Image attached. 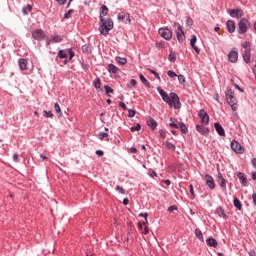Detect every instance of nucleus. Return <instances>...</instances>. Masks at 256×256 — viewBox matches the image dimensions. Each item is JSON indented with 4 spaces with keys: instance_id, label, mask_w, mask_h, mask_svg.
<instances>
[{
    "instance_id": "obj_63",
    "label": "nucleus",
    "mask_w": 256,
    "mask_h": 256,
    "mask_svg": "<svg viewBox=\"0 0 256 256\" xmlns=\"http://www.w3.org/2000/svg\"><path fill=\"white\" fill-rule=\"evenodd\" d=\"M252 201H253L254 205H256V193H254L252 195Z\"/></svg>"
},
{
    "instance_id": "obj_53",
    "label": "nucleus",
    "mask_w": 256,
    "mask_h": 256,
    "mask_svg": "<svg viewBox=\"0 0 256 256\" xmlns=\"http://www.w3.org/2000/svg\"><path fill=\"white\" fill-rule=\"evenodd\" d=\"M95 154L98 155V157H103L105 152H103V150H96Z\"/></svg>"
},
{
    "instance_id": "obj_34",
    "label": "nucleus",
    "mask_w": 256,
    "mask_h": 256,
    "mask_svg": "<svg viewBox=\"0 0 256 256\" xmlns=\"http://www.w3.org/2000/svg\"><path fill=\"white\" fill-rule=\"evenodd\" d=\"M98 137L101 141L105 139V141H109V134L107 132H99Z\"/></svg>"
},
{
    "instance_id": "obj_25",
    "label": "nucleus",
    "mask_w": 256,
    "mask_h": 256,
    "mask_svg": "<svg viewBox=\"0 0 256 256\" xmlns=\"http://www.w3.org/2000/svg\"><path fill=\"white\" fill-rule=\"evenodd\" d=\"M206 243L208 245V247H217V240L213 237H209L208 239H206Z\"/></svg>"
},
{
    "instance_id": "obj_22",
    "label": "nucleus",
    "mask_w": 256,
    "mask_h": 256,
    "mask_svg": "<svg viewBox=\"0 0 256 256\" xmlns=\"http://www.w3.org/2000/svg\"><path fill=\"white\" fill-rule=\"evenodd\" d=\"M217 171H218V179H219V181H221L220 182V187L222 189H226L227 188V180L223 178V174H221L219 169Z\"/></svg>"
},
{
    "instance_id": "obj_58",
    "label": "nucleus",
    "mask_w": 256,
    "mask_h": 256,
    "mask_svg": "<svg viewBox=\"0 0 256 256\" xmlns=\"http://www.w3.org/2000/svg\"><path fill=\"white\" fill-rule=\"evenodd\" d=\"M159 135H160L161 139H165V137H166L165 131H163V130H159Z\"/></svg>"
},
{
    "instance_id": "obj_3",
    "label": "nucleus",
    "mask_w": 256,
    "mask_h": 256,
    "mask_svg": "<svg viewBox=\"0 0 256 256\" xmlns=\"http://www.w3.org/2000/svg\"><path fill=\"white\" fill-rule=\"evenodd\" d=\"M249 27H251V22L247 18H242L238 22V34L245 35L247 33Z\"/></svg>"
},
{
    "instance_id": "obj_57",
    "label": "nucleus",
    "mask_w": 256,
    "mask_h": 256,
    "mask_svg": "<svg viewBox=\"0 0 256 256\" xmlns=\"http://www.w3.org/2000/svg\"><path fill=\"white\" fill-rule=\"evenodd\" d=\"M168 211L171 213L173 211H177V206L173 205L168 208Z\"/></svg>"
},
{
    "instance_id": "obj_52",
    "label": "nucleus",
    "mask_w": 256,
    "mask_h": 256,
    "mask_svg": "<svg viewBox=\"0 0 256 256\" xmlns=\"http://www.w3.org/2000/svg\"><path fill=\"white\" fill-rule=\"evenodd\" d=\"M135 114H136L135 110L133 109L128 110V117L133 118L135 117Z\"/></svg>"
},
{
    "instance_id": "obj_61",
    "label": "nucleus",
    "mask_w": 256,
    "mask_h": 256,
    "mask_svg": "<svg viewBox=\"0 0 256 256\" xmlns=\"http://www.w3.org/2000/svg\"><path fill=\"white\" fill-rule=\"evenodd\" d=\"M251 164H252V167H254V169H256V158H252Z\"/></svg>"
},
{
    "instance_id": "obj_26",
    "label": "nucleus",
    "mask_w": 256,
    "mask_h": 256,
    "mask_svg": "<svg viewBox=\"0 0 256 256\" xmlns=\"http://www.w3.org/2000/svg\"><path fill=\"white\" fill-rule=\"evenodd\" d=\"M178 129H180V131H181V133H183V135H187V133L189 132V129L183 122H179Z\"/></svg>"
},
{
    "instance_id": "obj_30",
    "label": "nucleus",
    "mask_w": 256,
    "mask_h": 256,
    "mask_svg": "<svg viewBox=\"0 0 256 256\" xmlns=\"http://www.w3.org/2000/svg\"><path fill=\"white\" fill-rule=\"evenodd\" d=\"M233 205L236 209H238V211H241V209H243V206L241 205V201L237 197H234Z\"/></svg>"
},
{
    "instance_id": "obj_19",
    "label": "nucleus",
    "mask_w": 256,
    "mask_h": 256,
    "mask_svg": "<svg viewBox=\"0 0 256 256\" xmlns=\"http://www.w3.org/2000/svg\"><path fill=\"white\" fill-rule=\"evenodd\" d=\"M237 177L244 187H249V182L247 181L245 174H243L242 172H238Z\"/></svg>"
},
{
    "instance_id": "obj_60",
    "label": "nucleus",
    "mask_w": 256,
    "mask_h": 256,
    "mask_svg": "<svg viewBox=\"0 0 256 256\" xmlns=\"http://www.w3.org/2000/svg\"><path fill=\"white\" fill-rule=\"evenodd\" d=\"M186 25H188V26L193 25V20H191V18H187L186 19Z\"/></svg>"
},
{
    "instance_id": "obj_9",
    "label": "nucleus",
    "mask_w": 256,
    "mask_h": 256,
    "mask_svg": "<svg viewBox=\"0 0 256 256\" xmlns=\"http://www.w3.org/2000/svg\"><path fill=\"white\" fill-rule=\"evenodd\" d=\"M175 26H177L176 29V36L180 43H183L185 41V32H183V28L178 23H174Z\"/></svg>"
},
{
    "instance_id": "obj_20",
    "label": "nucleus",
    "mask_w": 256,
    "mask_h": 256,
    "mask_svg": "<svg viewBox=\"0 0 256 256\" xmlns=\"http://www.w3.org/2000/svg\"><path fill=\"white\" fill-rule=\"evenodd\" d=\"M226 29L228 33H235V22H233V20H228L226 22Z\"/></svg>"
},
{
    "instance_id": "obj_4",
    "label": "nucleus",
    "mask_w": 256,
    "mask_h": 256,
    "mask_svg": "<svg viewBox=\"0 0 256 256\" xmlns=\"http://www.w3.org/2000/svg\"><path fill=\"white\" fill-rule=\"evenodd\" d=\"M225 95L228 105H237V97L235 96V92L232 89H228L225 92Z\"/></svg>"
},
{
    "instance_id": "obj_55",
    "label": "nucleus",
    "mask_w": 256,
    "mask_h": 256,
    "mask_svg": "<svg viewBox=\"0 0 256 256\" xmlns=\"http://www.w3.org/2000/svg\"><path fill=\"white\" fill-rule=\"evenodd\" d=\"M13 161H14L15 163H19V154H17V153H14V154H13Z\"/></svg>"
},
{
    "instance_id": "obj_15",
    "label": "nucleus",
    "mask_w": 256,
    "mask_h": 256,
    "mask_svg": "<svg viewBox=\"0 0 256 256\" xmlns=\"http://www.w3.org/2000/svg\"><path fill=\"white\" fill-rule=\"evenodd\" d=\"M216 133H218V135H220V137H225V129L223 128V126H221V124L219 122H216L214 124Z\"/></svg>"
},
{
    "instance_id": "obj_16",
    "label": "nucleus",
    "mask_w": 256,
    "mask_h": 256,
    "mask_svg": "<svg viewBox=\"0 0 256 256\" xmlns=\"http://www.w3.org/2000/svg\"><path fill=\"white\" fill-rule=\"evenodd\" d=\"M146 124L148 125V127H150L152 131H155L157 129L158 123L155 119H153V117H149Z\"/></svg>"
},
{
    "instance_id": "obj_31",
    "label": "nucleus",
    "mask_w": 256,
    "mask_h": 256,
    "mask_svg": "<svg viewBox=\"0 0 256 256\" xmlns=\"http://www.w3.org/2000/svg\"><path fill=\"white\" fill-rule=\"evenodd\" d=\"M82 51L86 53L87 55L91 54L93 49L91 48V45L85 44L82 46Z\"/></svg>"
},
{
    "instance_id": "obj_33",
    "label": "nucleus",
    "mask_w": 256,
    "mask_h": 256,
    "mask_svg": "<svg viewBox=\"0 0 256 256\" xmlns=\"http://www.w3.org/2000/svg\"><path fill=\"white\" fill-rule=\"evenodd\" d=\"M168 60L170 61V63H175V61H177V54L173 51H170L168 55Z\"/></svg>"
},
{
    "instance_id": "obj_13",
    "label": "nucleus",
    "mask_w": 256,
    "mask_h": 256,
    "mask_svg": "<svg viewBox=\"0 0 256 256\" xmlns=\"http://www.w3.org/2000/svg\"><path fill=\"white\" fill-rule=\"evenodd\" d=\"M237 59H239V53L236 50H232L228 54V60L230 63H237Z\"/></svg>"
},
{
    "instance_id": "obj_56",
    "label": "nucleus",
    "mask_w": 256,
    "mask_h": 256,
    "mask_svg": "<svg viewBox=\"0 0 256 256\" xmlns=\"http://www.w3.org/2000/svg\"><path fill=\"white\" fill-rule=\"evenodd\" d=\"M119 105H120L121 109H123L124 111H127V105L124 104V102H120Z\"/></svg>"
},
{
    "instance_id": "obj_7",
    "label": "nucleus",
    "mask_w": 256,
    "mask_h": 256,
    "mask_svg": "<svg viewBox=\"0 0 256 256\" xmlns=\"http://www.w3.org/2000/svg\"><path fill=\"white\" fill-rule=\"evenodd\" d=\"M228 14L230 15V17H232L233 19H243V10L237 8V9H228L227 10Z\"/></svg>"
},
{
    "instance_id": "obj_64",
    "label": "nucleus",
    "mask_w": 256,
    "mask_h": 256,
    "mask_svg": "<svg viewBox=\"0 0 256 256\" xmlns=\"http://www.w3.org/2000/svg\"><path fill=\"white\" fill-rule=\"evenodd\" d=\"M130 153H137V148L131 147L130 148Z\"/></svg>"
},
{
    "instance_id": "obj_51",
    "label": "nucleus",
    "mask_w": 256,
    "mask_h": 256,
    "mask_svg": "<svg viewBox=\"0 0 256 256\" xmlns=\"http://www.w3.org/2000/svg\"><path fill=\"white\" fill-rule=\"evenodd\" d=\"M167 75L168 77H170V79H173V77H177V73H175V71L173 70H168Z\"/></svg>"
},
{
    "instance_id": "obj_6",
    "label": "nucleus",
    "mask_w": 256,
    "mask_h": 256,
    "mask_svg": "<svg viewBox=\"0 0 256 256\" xmlns=\"http://www.w3.org/2000/svg\"><path fill=\"white\" fill-rule=\"evenodd\" d=\"M158 33L166 41H171V37H173V32L169 28H160Z\"/></svg>"
},
{
    "instance_id": "obj_2",
    "label": "nucleus",
    "mask_w": 256,
    "mask_h": 256,
    "mask_svg": "<svg viewBox=\"0 0 256 256\" xmlns=\"http://www.w3.org/2000/svg\"><path fill=\"white\" fill-rule=\"evenodd\" d=\"M100 23H101L99 26L100 35H104V36L109 35V31L113 29V19L111 18L105 19L101 17Z\"/></svg>"
},
{
    "instance_id": "obj_42",
    "label": "nucleus",
    "mask_w": 256,
    "mask_h": 256,
    "mask_svg": "<svg viewBox=\"0 0 256 256\" xmlns=\"http://www.w3.org/2000/svg\"><path fill=\"white\" fill-rule=\"evenodd\" d=\"M54 109L56 111V113H58L59 117H61L63 115V112H61V106H59V103H55L54 104Z\"/></svg>"
},
{
    "instance_id": "obj_36",
    "label": "nucleus",
    "mask_w": 256,
    "mask_h": 256,
    "mask_svg": "<svg viewBox=\"0 0 256 256\" xmlns=\"http://www.w3.org/2000/svg\"><path fill=\"white\" fill-rule=\"evenodd\" d=\"M104 89H105V93H106V95H108V97H111V95H113L114 90L109 85H105Z\"/></svg>"
},
{
    "instance_id": "obj_14",
    "label": "nucleus",
    "mask_w": 256,
    "mask_h": 256,
    "mask_svg": "<svg viewBox=\"0 0 256 256\" xmlns=\"http://www.w3.org/2000/svg\"><path fill=\"white\" fill-rule=\"evenodd\" d=\"M196 131L200 133V135H204V136L209 135V128H205V126L200 124L196 125Z\"/></svg>"
},
{
    "instance_id": "obj_49",
    "label": "nucleus",
    "mask_w": 256,
    "mask_h": 256,
    "mask_svg": "<svg viewBox=\"0 0 256 256\" xmlns=\"http://www.w3.org/2000/svg\"><path fill=\"white\" fill-rule=\"evenodd\" d=\"M176 77H178V81H179L180 85H183L185 83L186 79L183 76V74H179Z\"/></svg>"
},
{
    "instance_id": "obj_41",
    "label": "nucleus",
    "mask_w": 256,
    "mask_h": 256,
    "mask_svg": "<svg viewBox=\"0 0 256 256\" xmlns=\"http://www.w3.org/2000/svg\"><path fill=\"white\" fill-rule=\"evenodd\" d=\"M94 87H95V89H101V79L99 77L95 78Z\"/></svg>"
},
{
    "instance_id": "obj_32",
    "label": "nucleus",
    "mask_w": 256,
    "mask_h": 256,
    "mask_svg": "<svg viewBox=\"0 0 256 256\" xmlns=\"http://www.w3.org/2000/svg\"><path fill=\"white\" fill-rule=\"evenodd\" d=\"M115 61L118 65H127V58L117 56Z\"/></svg>"
},
{
    "instance_id": "obj_45",
    "label": "nucleus",
    "mask_w": 256,
    "mask_h": 256,
    "mask_svg": "<svg viewBox=\"0 0 256 256\" xmlns=\"http://www.w3.org/2000/svg\"><path fill=\"white\" fill-rule=\"evenodd\" d=\"M73 13H75V10H73V9L68 10V11L64 14V19H71V15H73Z\"/></svg>"
},
{
    "instance_id": "obj_29",
    "label": "nucleus",
    "mask_w": 256,
    "mask_h": 256,
    "mask_svg": "<svg viewBox=\"0 0 256 256\" xmlns=\"http://www.w3.org/2000/svg\"><path fill=\"white\" fill-rule=\"evenodd\" d=\"M139 79L143 85H145L148 89H151V82H148L143 74H139Z\"/></svg>"
},
{
    "instance_id": "obj_23",
    "label": "nucleus",
    "mask_w": 256,
    "mask_h": 256,
    "mask_svg": "<svg viewBox=\"0 0 256 256\" xmlns=\"http://www.w3.org/2000/svg\"><path fill=\"white\" fill-rule=\"evenodd\" d=\"M107 13H109V8H107L105 5H102L100 8V15H99V19H105L104 17H106Z\"/></svg>"
},
{
    "instance_id": "obj_21",
    "label": "nucleus",
    "mask_w": 256,
    "mask_h": 256,
    "mask_svg": "<svg viewBox=\"0 0 256 256\" xmlns=\"http://www.w3.org/2000/svg\"><path fill=\"white\" fill-rule=\"evenodd\" d=\"M242 57H243V60L246 63H250V61H251V50L250 49L244 50L243 53H242Z\"/></svg>"
},
{
    "instance_id": "obj_35",
    "label": "nucleus",
    "mask_w": 256,
    "mask_h": 256,
    "mask_svg": "<svg viewBox=\"0 0 256 256\" xmlns=\"http://www.w3.org/2000/svg\"><path fill=\"white\" fill-rule=\"evenodd\" d=\"M169 126H170L172 129H179V125H177V120H175L173 117H170Z\"/></svg>"
},
{
    "instance_id": "obj_40",
    "label": "nucleus",
    "mask_w": 256,
    "mask_h": 256,
    "mask_svg": "<svg viewBox=\"0 0 256 256\" xmlns=\"http://www.w3.org/2000/svg\"><path fill=\"white\" fill-rule=\"evenodd\" d=\"M43 115L44 117H46V119H53V117H55V115L53 114V112L51 111H47V110H44L43 111Z\"/></svg>"
},
{
    "instance_id": "obj_37",
    "label": "nucleus",
    "mask_w": 256,
    "mask_h": 256,
    "mask_svg": "<svg viewBox=\"0 0 256 256\" xmlns=\"http://www.w3.org/2000/svg\"><path fill=\"white\" fill-rule=\"evenodd\" d=\"M57 57H59V59H67V52H65L63 49H60L58 51Z\"/></svg>"
},
{
    "instance_id": "obj_39",
    "label": "nucleus",
    "mask_w": 256,
    "mask_h": 256,
    "mask_svg": "<svg viewBox=\"0 0 256 256\" xmlns=\"http://www.w3.org/2000/svg\"><path fill=\"white\" fill-rule=\"evenodd\" d=\"M195 235L199 239V241H202V243L205 241L203 239V232H201L199 229H195Z\"/></svg>"
},
{
    "instance_id": "obj_10",
    "label": "nucleus",
    "mask_w": 256,
    "mask_h": 256,
    "mask_svg": "<svg viewBox=\"0 0 256 256\" xmlns=\"http://www.w3.org/2000/svg\"><path fill=\"white\" fill-rule=\"evenodd\" d=\"M198 117L201 119V122L204 125H207L209 123V114L204 109H201L198 113Z\"/></svg>"
},
{
    "instance_id": "obj_46",
    "label": "nucleus",
    "mask_w": 256,
    "mask_h": 256,
    "mask_svg": "<svg viewBox=\"0 0 256 256\" xmlns=\"http://www.w3.org/2000/svg\"><path fill=\"white\" fill-rule=\"evenodd\" d=\"M148 71H149L150 73H152V75H154V77H155L157 80L161 81V76H159V74H158L157 71H155V70H153V69H151V68H149Z\"/></svg>"
},
{
    "instance_id": "obj_48",
    "label": "nucleus",
    "mask_w": 256,
    "mask_h": 256,
    "mask_svg": "<svg viewBox=\"0 0 256 256\" xmlns=\"http://www.w3.org/2000/svg\"><path fill=\"white\" fill-rule=\"evenodd\" d=\"M68 55H69V61H72L73 57H75V51H73V48L68 49Z\"/></svg>"
},
{
    "instance_id": "obj_12",
    "label": "nucleus",
    "mask_w": 256,
    "mask_h": 256,
    "mask_svg": "<svg viewBox=\"0 0 256 256\" xmlns=\"http://www.w3.org/2000/svg\"><path fill=\"white\" fill-rule=\"evenodd\" d=\"M205 181H206V185H207V187H209V189H215V180L213 179V176L206 174Z\"/></svg>"
},
{
    "instance_id": "obj_11",
    "label": "nucleus",
    "mask_w": 256,
    "mask_h": 256,
    "mask_svg": "<svg viewBox=\"0 0 256 256\" xmlns=\"http://www.w3.org/2000/svg\"><path fill=\"white\" fill-rule=\"evenodd\" d=\"M118 21H122L123 23H131V16L129 13L122 12L118 14Z\"/></svg>"
},
{
    "instance_id": "obj_28",
    "label": "nucleus",
    "mask_w": 256,
    "mask_h": 256,
    "mask_svg": "<svg viewBox=\"0 0 256 256\" xmlns=\"http://www.w3.org/2000/svg\"><path fill=\"white\" fill-rule=\"evenodd\" d=\"M31 11H33V6L31 4H27L26 6H24L22 8L23 15H29V13H31Z\"/></svg>"
},
{
    "instance_id": "obj_8",
    "label": "nucleus",
    "mask_w": 256,
    "mask_h": 256,
    "mask_svg": "<svg viewBox=\"0 0 256 256\" xmlns=\"http://www.w3.org/2000/svg\"><path fill=\"white\" fill-rule=\"evenodd\" d=\"M230 147H231L232 151H234V153L241 154L244 151L243 146H241V144L237 140H232Z\"/></svg>"
},
{
    "instance_id": "obj_38",
    "label": "nucleus",
    "mask_w": 256,
    "mask_h": 256,
    "mask_svg": "<svg viewBox=\"0 0 256 256\" xmlns=\"http://www.w3.org/2000/svg\"><path fill=\"white\" fill-rule=\"evenodd\" d=\"M51 39H52V43H61V41H63V38L57 34L51 36Z\"/></svg>"
},
{
    "instance_id": "obj_27",
    "label": "nucleus",
    "mask_w": 256,
    "mask_h": 256,
    "mask_svg": "<svg viewBox=\"0 0 256 256\" xmlns=\"http://www.w3.org/2000/svg\"><path fill=\"white\" fill-rule=\"evenodd\" d=\"M108 72L113 73V75H116V73H119V68L117 66H115V64H109Z\"/></svg>"
},
{
    "instance_id": "obj_17",
    "label": "nucleus",
    "mask_w": 256,
    "mask_h": 256,
    "mask_svg": "<svg viewBox=\"0 0 256 256\" xmlns=\"http://www.w3.org/2000/svg\"><path fill=\"white\" fill-rule=\"evenodd\" d=\"M29 64V62L27 61V59L24 58H20L18 60V65H19V69L21 71H27V65Z\"/></svg>"
},
{
    "instance_id": "obj_54",
    "label": "nucleus",
    "mask_w": 256,
    "mask_h": 256,
    "mask_svg": "<svg viewBox=\"0 0 256 256\" xmlns=\"http://www.w3.org/2000/svg\"><path fill=\"white\" fill-rule=\"evenodd\" d=\"M249 45H251V43L249 41H246L242 44V47H243V49L247 50V49H249Z\"/></svg>"
},
{
    "instance_id": "obj_1",
    "label": "nucleus",
    "mask_w": 256,
    "mask_h": 256,
    "mask_svg": "<svg viewBox=\"0 0 256 256\" xmlns=\"http://www.w3.org/2000/svg\"><path fill=\"white\" fill-rule=\"evenodd\" d=\"M157 91L164 103H167L170 107H174V109H181V101L179 100V95H177V93L170 92V94H168L161 88V86L157 87Z\"/></svg>"
},
{
    "instance_id": "obj_24",
    "label": "nucleus",
    "mask_w": 256,
    "mask_h": 256,
    "mask_svg": "<svg viewBox=\"0 0 256 256\" xmlns=\"http://www.w3.org/2000/svg\"><path fill=\"white\" fill-rule=\"evenodd\" d=\"M216 213L222 219H227V214H225V210L223 209V207H221V206L217 207L216 208Z\"/></svg>"
},
{
    "instance_id": "obj_18",
    "label": "nucleus",
    "mask_w": 256,
    "mask_h": 256,
    "mask_svg": "<svg viewBox=\"0 0 256 256\" xmlns=\"http://www.w3.org/2000/svg\"><path fill=\"white\" fill-rule=\"evenodd\" d=\"M195 43H197V36L196 35H192V37L190 39V45H191L192 49H194L195 53H197L199 55L200 50H199V47H197L195 45Z\"/></svg>"
},
{
    "instance_id": "obj_43",
    "label": "nucleus",
    "mask_w": 256,
    "mask_h": 256,
    "mask_svg": "<svg viewBox=\"0 0 256 256\" xmlns=\"http://www.w3.org/2000/svg\"><path fill=\"white\" fill-rule=\"evenodd\" d=\"M166 149H169V151H175L176 147L173 143L167 141L166 142Z\"/></svg>"
},
{
    "instance_id": "obj_50",
    "label": "nucleus",
    "mask_w": 256,
    "mask_h": 256,
    "mask_svg": "<svg viewBox=\"0 0 256 256\" xmlns=\"http://www.w3.org/2000/svg\"><path fill=\"white\" fill-rule=\"evenodd\" d=\"M115 191H119L121 195H125V189L119 185L115 186Z\"/></svg>"
},
{
    "instance_id": "obj_5",
    "label": "nucleus",
    "mask_w": 256,
    "mask_h": 256,
    "mask_svg": "<svg viewBox=\"0 0 256 256\" xmlns=\"http://www.w3.org/2000/svg\"><path fill=\"white\" fill-rule=\"evenodd\" d=\"M32 39L35 41H45V39H47V35H45V32H43L42 29H36L32 31Z\"/></svg>"
},
{
    "instance_id": "obj_47",
    "label": "nucleus",
    "mask_w": 256,
    "mask_h": 256,
    "mask_svg": "<svg viewBox=\"0 0 256 256\" xmlns=\"http://www.w3.org/2000/svg\"><path fill=\"white\" fill-rule=\"evenodd\" d=\"M138 217H143V219L145 220L144 222H143V225H146V223H148V221H147V218L149 217V213H140L139 215H138Z\"/></svg>"
},
{
    "instance_id": "obj_62",
    "label": "nucleus",
    "mask_w": 256,
    "mask_h": 256,
    "mask_svg": "<svg viewBox=\"0 0 256 256\" xmlns=\"http://www.w3.org/2000/svg\"><path fill=\"white\" fill-rule=\"evenodd\" d=\"M248 254H249V256H255L256 255L255 250H253V249H250L248 251Z\"/></svg>"
},
{
    "instance_id": "obj_59",
    "label": "nucleus",
    "mask_w": 256,
    "mask_h": 256,
    "mask_svg": "<svg viewBox=\"0 0 256 256\" xmlns=\"http://www.w3.org/2000/svg\"><path fill=\"white\" fill-rule=\"evenodd\" d=\"M58 5H65V3H67V0H55Z\"/></svg>"
},
{
    "instance_id": "obj_44",
    "label": "nucleus",
    "mask_w": 256,
    "mask_h": 256,
    "mask_svg": "<svg viewBox=\"0 0 256 256\" xmlns=\"http://www.w3.org/2000/svg\"><path fill=\"white\" fill-rule=\"evenodd\" d=\"M131 133H135V131H141V124H136V126L130 127Z\"/></svg>"
}]
</instances>
